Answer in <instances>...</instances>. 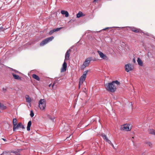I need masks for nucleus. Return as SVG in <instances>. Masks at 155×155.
<instances>
[{
	"label": "nucleus",
	"mask_w": 155,
	"mask_h": 155,
	"mask_svg": "<svg viewBox=\"0 0 155 155\" xmlns=\"http://www.w3.org/2000/svg\"><path fill=\"white\" fill-rule=\"evenodd\" d=\"M105 86L107 91L111 92H114L116 90V87L112 83H109L105 84Z\"/></svg>",
	"instance_id": "f257e3e1"
},
{
	"label": "nucleus",
	"mask_w": 155,
	"mask_h": 155,
	"mask_svg": "<svg viewBox=\"0 0 155 155\" xmlns=\"http://www.w3.org/2000/svg\"><path fill=\"white\" fill-rule=\"evenodd\" d=\"M46 101L45 99H41L39 102V107L41 110H45L46 105Z\"/></svg>",
	"instance_id": "f03ea898"
},
{
	"label": "nucleus",
	"mask_w": 155,
	"mask_h": 155,
	"mask_svg": "<svg viewBox=\"0 0 155 155\" xmlns=\"http://www.w3.org/2000/svg\"><path fill=\"white\" fill-rule=\"evenodd\" d=\"M88 72V71H85L83 73V74L82 76H81L80 78V81L79 83V88H80V85L81 84H82L84 81H85L86 77V75Z\"/></svg>",
	"instance_id": "7ed1b4c3"
},
{
	"label": "nucleus",
	"mask_w": 155,
	"mask_h": 155,
	"mask_svg": "<svg viewBox=\"0 0 155 155\" xmlns=\"http://www.w3.org/2000/svg\"><path fill=\"white\" fill-rule=\"evenodd\" d=\"M92 58L91 57H89L86 58L81 66V69H84L86 67L88 66Z\"/></svg>",
	"instance_id": "20e7f679"
},
{
	"label": "nucleus",
	"mask_w": 155,
	"mask_h": 155,
	"mask_svg": "<svg viewBox=\"0 0 155 155\" xmlns=\"http://www.w3.org/2000/svg\"><path fill=\"white\" fill-rule=\"evenodd\" d=\"M131 129V126L128 124H124L121 126L120 130L125 131H130Z\"/></svg>",
	"instance_id": "39448f33"
},
{
	"label": "nucleus",
	"mask_w": 155,
	"mask_h": 155,
	"mask_svg": "<svg viewBox=\"0 0 155 155\" xmlns=\"http://www.w3.org/2000/svg\"><path fill=\"white\" fill-rule=\"evenodd\" d=\"M54 38L53 36H51L50 37L47 38L42 41L40 43L41 46H43L46 44L48 43L49 41H52Z\"/></svg>",
	"instance_id": "423d86ee"
},
{
	"label": "nucleus",
	"mask_w": 155,
	"mask_h": 155,
	"mask_svg": "<svg viewBox=\"0 0 155 155\" xmlns=\"http://www.w3.org/2000/svg\"><path fill=\"white\" fill-rule=\"evenodd\" d=\"M125 70L127 72H128L130 71L133 70L134 67L130 64H126L124 67Z\"/></svg>",
	"instance_id": "0eeeda50"
},
{
	"label": "nucleus",
	"mask_w": 155,
	"mask_h": 155,
	"mask_svg": "<svg viewBox=\"0 0 155 155\" xmlns=\"http://www.w3.org/2000/svg\"><path fill=\"white\" fill-rule=\"evenodd\" d=\"M97 52L98 53L100 58L102 59L105 60L108 59L107 56L106 55L104 54L103 52L99 51H98Z\"/></svg>",
	"instance_id": "6e6552de"
},
{
	"label": "nucleus",
	"mask_w": 155,
	"mask_h": 155,
	"mask_svg": "<svg viewBox=\"0 0 155 155\" xmlns=\"http://www.w3.org/2000/svg\"><path fill=\"white\" fill-rule=\"evenodd\" d=\"M71 51V49H69L66 52L65 54L64 61H66L70 59V54Z\"/></svg>",
	"instance_id": "1a4fd4ad"
},
{
	"label": "nucleus",
	"mask_w": 155,
	"mask_h": 155,
	"mask_svg": "<svg viewBox=\"0 0 155 155\" xmlns=\"http://www.w3.org/2000/svg\"><path fill=\"white\" fill-rule=\"evenodd\" d=\"M67 67V64L66 61H64L62 65L61 70V72H64L66 71Z\"/></svg>",
	"instance_id": "9d476101"
},
{
	"label": "nucleus",
	"mask_w": 155,
	"mask_h": 155,
	"mask_svg": "<svg viewBox=\"0 0 155 155\" xmlns=\"http://www.w3.org/2000/svg\"><path fill=\"white\" fill-rule=\"evenodd\" d=\"M102 136L103 137L104 139L107 142L110 144H111L112 146H113V145L111 143V141L109 140L107 138L106 135L104 134H102Z\"/></svg>",
	"instance_id": "9b49d317"
},
{
	"label": "nucleus",
	"mask_w": 155,
	"mask_h": 155,
	"mask_svg": "<svg viewBox=\"0 0 155 155\" xmlns=\"http://www.w3.org/2000/svg\"><path fill=\"white\" fill-rule=\"evenodd\" d=\"M137 61L138 62V65L140 66H142L143 65V63L142 60L139 58H137Z\"/></svg>",
	"instance_id": "f8f14e48"
},
{
	"label": "nucleus",
	"mask_w": 155,
	"mask_h": 155,
	"mask_svg": "<svg viewBox=\"0 0 155 155\" xmlns=\"http://www.w3.org/2000/svg\"><path fill=\"white\" fill-rule=\"evenodd\" d=\"M61 13L64 15H65L66 17H68L69 16V14L67 11L65 10H61Z\"/></svg>",
	"instance_id": "ddd939ff"
},
{
	"label": "nucleus",
	"mask_w": 155,
	"mask_h": 155,
	"mask_svg": "<svg viewBox=\"0 0 155 155\" xmlns=\"http://www.w3.org/2000/svg\"><path fill=\"white\" fill-rule=\"evenodd\" d=\"M149 133L151 134L155 135V130L153 129H149L148 130Z\"/></svg>",
	"instance_id": "4468645a"
},
{
	"label": "nucleus",
	"mask_w": 155,
	"mask_h": 155,
	"mask_svg": "<svg viewBox=\"0 0 155 155\" xmlns=\"http://www.w3.org/2000/svg\"><path fill=\"white\" fill-rule=\"evenodd\" d=\"M12 74L14 78L15 79L18 80H20L21 79L19 75H16L14 73Z\"/></svg>",
	"instance_id": "2eb2a0df"
},
{
	"label": "nucleus",
	"mask_w": 155,
	"mask_h": 155,
	"mask_svg": "<svg viewBox=\"0 0 155 155\" xmlns=\"http://www.w3.org/2000/svg\"><path fill=\"white\" fill-rule=\"evenodd\" d=\"M32 78L38 81H40L39 77L35 74H34L32 75Z\"/></svg>",
	"instance_id": "dca6fc26"
},
{
	"label": "nucleus",
	"mask_w": 155,
	"mask_h": 155,
	"mask_svg": "<svg viewBox=\"0 0 155 155\" xmlns=\"http://www.w3.org/2000/svg\"><path fill=\"white\" fill-rule=\"evenodd\" d=\"M26 101L27 102H28L29 103H30L31 101V98L29 97L28 95H26L25 96Z\"/></svg>",
	"instance_id": "f3484780"
},
{
	"label": "nucleus",
	"mask_w": 155,
	"mask_h": 155,
	"mask_svg": "<svg viewBox=\"0 0 155 155\" xmlns=\"http://www.w3.org/2000/svg\"><path fill=\"white\" fill-rule=\"evenodd\" d=\"M31 121L30 120V121H29L28 122V124H27V130L28 131L30 130V127L31 126Z\"/></svg>",
	"instance_id": "a211bd4d"
},
{
	"label": "nucleus",
	"mask_w": 155,
	"mask_h": 155,
	"mask_svg": "<svg viewBox=\"0 0 155 155\" xmlns=\"http://www.w3.org/2000/svg\"><path fill=\"white\" fill-rule=\"evenodd\" d=\"M6 107L4 106L3 104L0 103V109L2 110H5L6 109Z\"/></svg>",
	"instance_id": "6ab92c4d"
},
{
	"label": "nucleus",
	"mask_w": 155,
	"mask_h": 155,
	"mask_svg": "<svg viewBox=\"0 0 155 155\" xmlns=\"http://www.w3.org/2000/svg\"><path fill=\"white\" fill-rule=\"evenodd\" d=\"M82 16L83 13L81 12H79V13L77 15V17L78 18H80Z\"/></svg>",
	"instance_id": "aec40b11"
},
{
	"label": "nucleus",
	"mask_w": 155,
	"mask_h": 155,
	"mask_svg": "<svg viewBox=\"0 0 155 155\" xmlns=\"http://www.w3.org/2000/svg\"><path fill=\"white\" fill-rule=\"evenodd\" d=\"M132 31L135 32H140V30L137 29H135L134 28H133L131 29Z\"/></svg>",
	"instance_id": "412c9836"
},
{
	"label": "nucleus",
	"mask_w": 155,
	"mask_h": 155,
	"mask_svg": "<svg viewBox=\"0 0 155 155\" xmlns=\"http://www.w3.org/2000/svg\"><path fill=\"white\" fill-rule=\"evenodd\" d=\"M17 120L16 119L14 118V119H13V121H12L13 124V125L15 126V125H17Z\"/></svg>",
	"instance_id": "4be33fe9"
},
{
	"label": "nucleus",
	"mask_w": 155,
	"mask_h": 155,
	"mask_svg": "<svg viewBox=\"0 0 155 155\" xmlns=\"http://www.w3.org/2000/svg\"><path fill=\"white\" fill-rule=\"evenodd\" d=\"M112 82L114 84L117 85H119L120 84V83L117 80L113 81Z\"/></svg>",
	"instance_id": "5701e85b"
},
{
	"label": "nucleus",
	"mask_w": 155,
	"mask_h": 155,
	"mask_svg": "<svg viewBox=\"0 0 155 155\" xmlns=\"http://www.w3.org/2000/svg\"><path fill=\"white\" fill-rule=\"evenodd\" d=\"M19 127L17 125H13V130L14 131H15L16 129H18Z\"/></svg>",
	"instance_id": "b1692460"
},
{
	"label": "nucleus",
	"mask_w": 155,
	"mask_h": 155,
	"mask_svg": "<svg viewBox=\"0 0 155 155\" xmlns=\"http://www.w3.org/2000/svg\"><path fill=\"white\" fill-rule=\"evenodd\" d=\"M62 28H63L62 27H61L60 28H57L55 29H54V31L56 32V31H60Z\"/></svg>",
	"instance_id": "393cba45"
},
{
	"label": "nucleus",
	"mask_w": 155,
	"mask_h": 155,
	"mask_svg": "<svg viewBox=\"0 0 155 155\" xmlns=\"http://www.w3.org/2000/svg\"><path fill=\"white\" fill-rule=\"evenodd\" d=\"M55 32L54 29H53L49 33V34L50 35H52L54 32Z\"/></svg>",
	"instance_id": "a878e982"
},
{
	"label": "nucleus",
	"mask_w": 155,
	"mask_h": 155,
	"mask_svg": "<svg viewBox=\"0 0 155 155\" xmlns=\"http://www.w3.org/2000/svg\"><path fill=\"white\" fill-rule=\"evenodd\" d=\"M30 115L31 117H33L34 116V114L32 111H31L30 114Z\"/></svg>",
	"instance_id": "bb28decb"
},
{
	"label": "nucleus",
	"mask_w": 155,
	"mask_h": 155,
	"mask_svg": "<svg viewBox=\"0 0 155 155\" xmlns=\"http://www.w3.org/2000/svg\"><path fill=\"white\" fill-rule=\"evenodd\" d=\"M147 144L149 146L151 147L152 146V143L150 142H148L147 143Z\"/></svg>",
	"instance_id": "cd10ccee"
},
{
	"label": "nucleus",
	"mask_w": 155,
	"mask_h": 155,
	"mask_svg": "<svg viewBox=\"0 0 155 155\" xmlns=\"http://www.w3.org/2000/svg\"><path fill=\"white\" fill-rule=\"evenodd\" d=\"M22 125L21 123H19L17 125L18 126V127H21Z\"/></svg>",
	"instance_id": "c85d7f7f"
},
{
	"label": "nucleus",
	"mask_w": 155,
	"mask_h": 155,
	"mask_svg": "<svg viewBox=\"0 0 155 155\" xmlns=\"http://www.w3.org/2000/svg\"><path fill=\"white\" fill-rule=\"evenodd\" d=\"M3 91L4 92H5L6 91V89L5 88H3Z\"/></svg>",
	"instance_id": "c756f323"
},
{
	"label": "nucleus",
	"mask_w": 155,
	"mask_h": 155,
	"mask_svg": "<svg viewBox=\"0 0 155 155\" xmlns=\"http://www.w3.org/2000/svg\"><path fill=\"white\" fill-rule=\"evenodd\" d=\"M21 127L22 129H25V127L24 126L22 125Z\"/></svg>",
	"instance_id": "7c9ffc66"
},
{
	"label": "nucleus",
	"mask_w": 155,
	"mask_h": 155,
	"mask_svg": "<svg viewBox=\"0 0 155 155\" xmlns=\"http://www.w3.org/2000/svg\"><path fill=\"white\" fill-rule=\"evenodd\" d=\"M54 84H55V82H54L53 83V84L52 85V87L53 88V87H54Z\"/></svg>",
	"instance_id": "2f4dec72"
},
{
	"label": "nucleus",
	"mask_w": 155,
	"mask_h": 155,
	"mask_svg": "<svg viewBox=\"0 0 155 155\" xmlns=\"http://www.w3.org/2000/svg\"><path fill=\"white\" fill-rule=\"evenodd\" d=\"M50 119L51 120H54V117H53V118H50Z\"/></svg>",
	"instance_id": "473e14b6"
},
{
	"label": "nucleus",
	"mask_w": 155,
	"mask_h": 155,
	"mask_svg": "<svg viewBox=\"0 0 155 155\" xmlns=\"http://www.w3.org/2000/svg\"><path fill=\"white\" fill-rule=\"evenodd\" d=\"M2 139L5 141H7L6 140V139H5L4 138H2Z\"/></svg>",
	"instance_id": "72a5a7b5"
},
{
	"label": "nucleus",
	"mask_w": 155,
	"mask_h": 155,
	"mask_svg": "<svg viewBox=\"0 0 155 155\" xmlns=\"http://www.w3.org/2000/svg\"><path fill=\"white\" fill-rule=\"evenodd\" d=\"M133 62L134 63H135V59L134 58L133 59Z\"/></svg>",
	"instance_id": "f704fd0d"
},
{
	"label": "nucleus",
	"mask_w": 155,
	"mask_h": 155,
	"mask_svg": "<svg viewBox=\"0 0 155 155\" xmlns=\"http://www.w3.org/2000/svg\"><path fill=\"white\" fill-rule=\"evenodd\" d=\"M51 84H50L49 85V87H50L51 86Z\"/></svg>",
	"instance_id": "c9c22d12"
},
{
	"label": "nucleus",
	"mask_w": 155,
	"mask_h": 155,
	"mask_svg": "<svg viewBox=\"0 0 155 155\" xmlns=\"http://www.w3.org/2000/svg\"><path fill=\"white\" fill-rule=\"evenodd\" d=\"M3 28L2 27H0V29H2Z\"/></svg>",
	"instance_id": "e433bc0d"
},
{
	"label": "nucleus",
	"mask_w": 155,
	"mask_h": 155,
	"mask_svg": "<svg viewBox=\"0 0 155 155\" xmlns=\"http://www.w3.org/2000/svg\"><path fill=\"white\" fill-rule=\"evenodd\" d=\"M71 136V135H70V136H69V137H68V138H69V137H70ZM67 138H68V137H67Z\"/></svg>",
	"instance_id": "4c0bfd02"
},
{
	"label": "nucleus",
	"mask_w": 155,
	"mask_h": 155,
	"mask_svg": "<svg viewBox=\"0 0 155 155\" xmlns=\"http://www.w3.org/2000/svg\"><path fill=\"white\" fill-rule=\"evenodd\" d=\"M20 155V154H17V155Z\"/></svg>",
	"instance_id": "58836bf2"
},
{
	"label": "nucleus",
	"mask_w": 155,
	"mask_h": 155,
	"mask_svg": "<svg viewBox=\"0 0 155 155\" xmlns=\"http://www.w3.org/2000/svg\"><path fill=\"white\" fill-rule=\"evenodd\" d=\"M106 28L104 29V30H105Z\"/></svg>",
	"instance_id": "ea45409f"
}]
</instances>
